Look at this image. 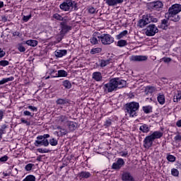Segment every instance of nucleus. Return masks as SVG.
I'll return each instance as SVG.
<instances>
[{"label":"nucleus","mask_w":181,"mask_h":181,"mask_svg":"<svg viewBox=\"0 0 181 181\" xmlns=\"http://www.w3.org/2000/svg\"><path fill=\"white\" fill-rule=\"evenodd\" d=\"M127 86V81L119 78H112L109 82L103 86L104 93H112L117 91V88H124Z\"/></svg>","instance_id":"f257e3e1"},{"label":"nucleus","mask_w":181,"mask_h":181,"mask_svg":"<svg viewBox=\"0 0 181 181\" xmlns=\"http://www.w3.org/2000/svg\"><path fill=\"white\" fill-rule=\"evenodd\" d=\"M180 12H181V4H173L168 8V12L165 13V18L166 15H168V19H170V21L179 22L180 21V16L177 14L180 13Z\"/></svg>","instance_id":"f03ea898"},{"label":"nucleus","mask_w":181,"mask_h":181,"mask_svg":"<svg viewBox=\"0 0 181 181\" xmlns=\"http://www.w3.org/2000/svg\"><path fill=\"white\" fill-rule=\"evenodd\" d=\"M59 8L62 11H64V12H71L78 9L77 3L73 0H65L59 5Z\"/></svg>","instance_id":"7ed1b4c3"},{"label":"nucleus","mask_w":181,"mask_h":181,"mask_svg":"<svg viewBox=\"0 0 181 181\" xmlns=\"http://www.w3.org/2000/svg\"><path fill=\"white\" fill-rule=\"evenodd\" d=\"M125 110L130 117H136V111L139 110V103L136 102L127 103Z\"/></svg>","instance_id":"20e7f679"},{"label":"nucleus","mask_w":181,"mask_h":181,"mask_svg":"<svg viewBox=\"0 0 181 181\" xmlns=\"http://www.w3.org/2000/svg\"><path fill=\"white\" fill-rule=\"evenodd\" d=\"M151 22L156 23V22H158V18L153 17L152 14H147L143 16L142 19L139 21V25L140 28H144V26H146V25L151 23Z\"/></svg>","instance_id":"39448f33"},{"label":"nucleus","mask_w":181,"mask_h":181,"mask_svg":"<svg viewBox=\"0 0 181 181\" xmlns=\"http://www.w3.org/2000/svg\"><path fill=\"white\" fill-rule=\"evenodd\" d=\"M47 138H50V134H44L37 136L34 145L35 146H49V140Z\"/></svg>","instance_id":"423d86ee"},{"label":"nucleus","mask_w":181,"mask_h":181,"mask_svg":"<svg viewBox=\"0 0 181 181\" xmlns=\"http://www.w3.org/2000/svg\"><path fill=\"white\" fill-rule=\"evenodd\" d=\"M158 32H159V30L154 24H150L146 29V36H155Z\"/></svg>","instance_id":"0eeeda50"},{"label":"nucleus","mask_w":181,"mask_h":181,"mask_svg":"<svg viewBox=\"0 0 181 181\" xmlns=\"http://www.w3.org/2000/svg\"><path fill=\"white\" fill-rule=\"evenodd\" d=\"M67 23H69V18H67L65 21H64L60 23V33L62 35H66V33L69 32V30H71V26L67 25Z\"/></svg>","instance_id":"6e6552de"},{"label":"nucleus","mask_w":181,"mask_h":181,"mask_svg":"<svg viewBox=\"0 0 181 181\" xmlns=\"http://www.w3.org/2000/svg\"><path fill=\"white\" fill-rule=\"evenodd\" d=\"M100 41L103 45H111V43H114V37L110 34H103L102 40H100Z\"/></svg>","instance_id":"1a4fd4ad"},{"label":"nucleus","mask_w":181,"mask_h":181,"mask_svg":"<svg viewBox=\"0 0 181 181\" xmlns=\"http://www.w3.org/2000/svg\"><path fill=\"white\" fill-rule=\"evenodd\" d=\"M149 6L154 11H162L163 9V3L160 1H153L150 3Z\"/></svg>","instance_id":"9d476101"},{"label":"nucleus","mask_w":181,"mask_h":181,"mask_svg":"<svg viewBox=\"0 0 181 181\" xmlns=\"http://www.w3.org/2000/svg\"><path fill=\"white\" fill-rule=\"evenodd\" d=\"M153 141H155L151 135H148L145 137L144 140V146L146 149H149V148H151L152 145H153Z\"/></svg>","instance_id":"9b49d317"},{"label":"nucleus","mask_w":181,"mask_h":181,"mask_svg":"<svg viewBox=\"0 0 181 181\" xmlns=\"http://www.w3.org/2000/svg\"><path fill=\"white\" fill-rule=\"evenodd\" d=\"M131 62H146L148 57L144 55H133L130 58Z\"/></svg>","instance_id":"f8f14e48"},{"label":"nucleus","mask_w":181,"mask_h":181,"mask_svg":"<svg viewBox=\"0 0 181 181\" xmlns=\"http://www.w3.org/2000/svg\"><path fill=\"white\" fill-rule=\"evenodd\" d=\"M125 165V162L122 158H118L117 160L112 164V169H121Z\"/></svg>","instance_id":"ddd939ff"},{"label":"nucleus","mask_w":181,"mask_h":181,"mask_svg":"<svg viewBox=\"0 0 181 181\" xmlns=\"http://www.w3.org/2000/svg\"><path fill=\"white\" fill-rule=\"evenodd\" d=\"M166 16H168L167 19H163L161 21V24L159 26L160 29H163L164 30H166V29L169 28V25H170V23H169V21H170V18H169V15H166Z\"/></svg>","instance_id":"4468645a"},{"label":"nucleus","mask_w":181,"mask_h":181,"mask_svg":"<svg viewBox=\"0 0 181 181\" xmlns=\"http://www.w3.org/2000/svg\"><path fill=\"white\" fill-rule=\"evenodd\" d=\"M67 125H68L69 130L71 132L76 131V129H77V127H78V124H77V122H75L73 121H67Z\"/></svg>","instance_id":"2eb2a0df"},{"label":"nucleus","mask_w":181,"mask_h":181,"mask_svg":"<svg viewBox=\"0 0 181 181\" xmlns=\"http://www.w3.org/2000/svg\"><path fill=\"white\" fill-rule=\"evenodd\" d=\"M109 6H115L118 4H122L124 0H104Z\"/></svg>","instance_id":"dca6fc26"},{"label":"nucleus","mask_w":181,"mask_h":181,"mask_svg":"<svg viewBox=\"0 0 181 181\" xmlns=\"http://www.w3.org/2000/svg\"><path fill=\"white\" fill-rule=\"evenodd\" d=\"M78 177L80 180L81 179H88V177H91V173L87 171H81L78 174Z\"/></svg>","instance_id":"f3484780"},{"label":"nucleus","mask_w":181,"mask_h":181,"mask_svg":"<svg viewBox=\"0 0 181 181\" xmlns=\"http://www.w3.org/2000/svg\"><path fill=\"white\" fill-rule=\"evenodd\" d=\"M150 136H151L152 139L155 141V139H159L162 138V136H163V133L161 132L156 131L150 134Z\"/></svg>","instance_id":"a211bd4d"},{"label":"nucleus","mask_w":181,"mask_h":181,"mask_svg":"<svg viewBox=\"0 0 181 181\" xmlns=\"http://www.w3.org/2000/svg\"><path fill=\"white\" fill-rule=\"evenodd\" d=\"M66 54H67V50L66 49H57L54 52L56 57H63V56H66Z\"/></svg>","instance_id":"6ab92c4d"},{"label":"nucleus","mask_w":181,"mask_h":181,"mask_svg":"<svg viewBox=\"0 0 181 181\" xmlns=\"http://www.w3.org/2000/svg\"><path fill=\"white\" fill-rule=\"evenodd\" d=\"M92 78L95 81H101V80H103V75L101 74V72H93Z\"/></svg>","instance_id":"aec40b11"},{"label":"nucleus","mask_w":181,"mask_h":181,"mask_svg":"<svg viewBox=\"0 0 181 181\" xmlns=\"http://www.w3.org/2000/svg\"><path fill=\"white\" fill-rule=\"evenodd\" d=\"M23 45H28V46H31L32 47H36L37 46V40H28L27 41L23 42Z\"/></svg>","instance_id":"412c9836"},{"label":"nucleus","mask_w":181,"mask_h":181,"mask_svg":"<svg viewBox=\"0 0 181 181\" xmlns=\"http://www.w3.org/2000/svg\"><path fill=\"white\" fill-rule=\"evenodd\" d=\"M122 180L124 181H134V177L129 173H124L122 175Z\"/></svg>","instance_id":"4be33fe9"},{"label":"nucleus","mask_w":181,"mask_h":181,"mask_svg":"<svg viewBox=\"0 0 181 181\" xmlns=\"http://www.w3.org/2000/svg\"><path fill=\"white\" fill-rule=\"evenodd\" d=\"M56 103L57 105H66V104H69V103H70V100L66 98H59L56 100Z\"/></svg>","instance_id":"5701e85b"},{"label":"nucleus","mask_w":181,"mask_h":181,"mask_svg":"<svg viewBox=\"0 0 181 181\" xmlns=\"http://www.w3.org/2000/svg\"><path fill=\"white\" fill-rule=\"evenodd\" d=\"M53 18L54 19H56L57 21H61L62 22H64L66 21V19H69V17L67 16L63 17L59 13L54 14Z\"/></svg>","instance_id":"b1692460"},{"label":"nucleus","mask_w":181,"mask_h":181,"mask_svg":"<svg viewBox=\"0 0 181 181\" xmlns=\"http://www.w3.org/2000/svg\"><path fill=\"white\" fill-rule=\"evenodd\" d=\"M139 129L141 131V132H144V134H148L151 129L148 127L147 124H144L139 127Z\"/></svg>","instance_id":"393cba45"},{"label":"nucleus","mask_w":181,"mask_h":181,"mask_svg":"<svg viewBox=\"0 0 181 181\" xmlns=\"http://www.w3.org/2000/svg\"><path fill=\"white\" fill-rule=\"evenodd\" d=\"M54 77H67V72L64 70H59L57 74H55Z\"/></svg>","instance_id":"a878e982"},{"label":"nucleus","mask_w":181,"mask_h":181,"mask_svg":"<svg viewBox=\"0 0 181 181\" xmlns=\"http://www.w3.org/2000/svg\"><path fill=\"white\" fill-rule=\"evenodd\" d=\"M13 80H15V78H13V76H11L9 78H4L0 81V86H2V84H5L6 83H8L9 81H13Z\"/></svg>","instance_id":"bb28decb"},{"label":"nucleus","mask_w":181,"mask_h":181,"mask_svg":"<svg viewBox=\"0 0 181 181\" xmlns=\"http://www.w3.org/2000/svg\"><path fill=\"white\" fill-rule=\"evenodd\" d=\"M48 74L51 76L52 78H54L57 76H55L57 74V71L56 69H50L48 70Z\"/></svg>","instance_id":"cd10ccee"},{"label":"nucleus","mask_w":181,"mask_h":181,"mask_svg":"<svg viewBox=\"0 0 181 181\" xmlns=\"http://www.w3.org/2000/svg\"><path fill=\"white\" fill-rule=\"evenodd\" d=\"M157 100L161 105H163L165 104V95H158Z\"/></svg>","instance_id":"c85d7f7f"},{"label":"nucleus","mask_w":181,"mask_h":181,"mask_svg":"<svg viewBox=\"0 0 181 181\" xmlns=\"http://www.w3.org/2000/svg\"><path fill=\"white\" fill-rule=\"evenodd\" d=\"M155 91V87L153 86H146L145 89L146 94H152Z\"/></svg>","instance_id":"c756f323"},{"label":"nucleus","mask_w":181,"mask_h":181,"mask_svg":"<svg viewBox=\"0 0 181 181\" xmlns=\"http://www.w3.org/2000/svg\"><path fill=\"white\" fill-rule=\"evenodd\" d=\"M128 35V30H124V31L121 32L119 35L116 36L117 39L119 40V39H122L124 36H127Z\"/></svg>","instance_id":"7c9ffc66"},{"label":"nucleus","mask_w":181,"mask_h":181,"mask_svg":"<svg viewBox=\"0 0 181 181\" xmlns=\"http://www.w3.org/2000/svg\"><path fill=\"white\" fill-rule=\"evenodd\" d=\"M143 111L145 112V114H149L152 112V106L151 105L144 106Z\"/></svg>","instance_id":"2f4dec72"},{"label":"nucleus","mask_w":181,"mask_h":181,"mask_svg":"<svg viewBox=\"0 0 181 181\" xmlns=\"http://www.w3.org/2000/svg\"><path fill=\"white\" fill-rule=\"evenodd\" d=\"M127 45H128V43L127 42V40H119L117 42V46H119V47H124L127 46Z\"/></svg>","instance_id":"473e14b6"},{"label":"nucleus","mask_w":181,"mask_h":181,"mask_svg":"<svg viewBox=\"0 0 181 181\" xmlns=\"http://www.w3.org/2000/svg\"><path fill=\"white\" fill-rule=\"evenodd\" d=\"M62 86H64L65 88H68V89L71 88V83H70L69 80L64 81L62 82Z\"/></svg>","instance_id":"72a5a7b5"},{"label":"nucleus","mask_w":181,"mask_h":181,"mask_svg":"<svg viewBox=\"0 0 181 181\" xmlns=\"http://www.w3.org/2000/svg\"><path fill=\"white\" fill-rule=\"evenodd\" d=\"M57 134V136H63V135H67L69 134V132L66 129H62V130H59V133L56 132Z\"/></svg>","instance_id":"f704fd0d"},{"label":"nucleus","mask_w":181,"mask_h":181,"mask_svg":"<svg viewBox=\"0 0 181 181\" xmlns=\"http://www.w3.org/2000/svg\"><path fill=\"white\" fill-rule=\"evenodd\" d=\"M17 49H18V50L20 51L21 53H23V52H26V48H25V47H23V42L19 43V44L18 45Z\"/></svg>","instance_id":"c9c22d12"},{"label":"nucleus","mask_w":181,"mask_h":181,"mask_svg":"<svg viewBox=\"0 0 181 181\" xmlns=\"http://www.w3.org/2000/svg\"><path fill=\"white\" fill-rule=\"evenodd\" d=\"M49 144L51 145V146H56L58 144L57 139L52 138L49 139Z\"/></svg>","instance_id":"e433bc0d"},{"label":"nucleus","mask_w":181,"mask_h":181,"mask_svg":"<svg viewBox=\"0 0 181 181\" xmlns=\"http://www.w3.org/2000/svg\"><path fill=\"white\" fill-rule=\"evenodd\" d=\"M93 36L95 37L96 39H99V42L103 39V34L100 33L99 32H95L93 34Z\"/></svg>","instance_id":"4c0bfd02"},{"label":"nucleus","mask_w":181,"mask_h":181,"mask_svg":"<svg viewBox=\"0 0 181 181\" xmlns=\"http://www.w3.org/2000/svg\"><path fill=\"white\" fill-rule=\"evenodd\" d=\"M101 52V48L97 47V48H93L90 50V54H97V53Z\"/></svg>","instance_id":"58836bf2"},{"label":"nucleus","mask_w":181,"mask_h":181,"mask_svg":"<svg viewBox=\"0 0 181 181\" xmlns=\"http://www.w3.org/2000/svg\"><path fill=\"white\" fill-rule=\"evenodd\" d=\"M181 100L180 92H179L177 95H174L173 101L174 103H179Z\"/></svg>","instance_id":"ea45409f"},{"label":"nucleus","mask_w":181,"mask_h":181,"mask_svg":"<svg viewBox=\"0 0 181 181\" xmlns=\"http://www.w3.org/2000/svg\"><path fill=\"white\" fill-rule=\"evenodd\" d=\"M107 64H110V59L100 61V67H105Z\"/></svg>","instance_id":"a19ab883"},{"label":"nucleus","mask_w":181,"mask_h":181,"mask_svg":"<svg viewBox=\"0 0 181 181\" xmlns=\"http://www.w3.org/2000/svg\"><path fill=\"white\" fill-rule=\"evenodd\" d=\"M35 166V164L33 163H28L25 166V170H27V172H29L32 170V168Z\"/></svg>","instance_id":"79ce46f5"},{"label":"nucleus","mask_w":181,"mask_h":181,"mask_svg":"<svg viewBox=\"0 0 181 181\" xmlns=\"http://www.w3.org/2000/svg\"><path fill=\"white\" fill-rule=\"evenodd\" d=\"M90 42L92 45H98V42L100 40H98V38H95L94 36L90 39Z\"/></svg>","instance_id":"37998d69"},{"label":"nucleus","mask_w":181,"mask_h":181,"mask_svg":"<svg viewBox=\"0 0 181 181\" xmlns=\"http://www.w3.org/2000/svg\"><path fill=\"white\" fill-rule=\"evenodd\" d=\"M171 174L173 176L177 177V176H179V170H177V169H176V168H173L171 170Z\"/></svg>","instance_id":"c03bdc74"},{"label":"nucleus","mask_w":181,"mask_h":181,"mask_svg":"<svg viewBox=\"0 0 181 181\" xmlns=\"http://www.w3.org/2000/svg\"><path fill=\"white\" fill-rule=\"evenodd\" d=\"M0 66L2 67H6V66H9V62L6 60L0 61Z\"/></svg>","instance_id":"a18cd8bd"},{"label":"nucleus","mask_w":181,"mask_h":181,"mask_svg":"<svg viewBox=\"0 0 181 181\" xmlns=\"http://www.w3.org/2000/svg\"><path fill=\"white\" fill-rule=\"evenodd\" d=\"M167 160L168 162H175V160H176V157L173 155H169L167 156Z\"/></svg>","instance_id":"49530a36"},{"label":"nucleus","mask_w":181,"mask_h":181,"mask_svg":"<svg viewBox=\"0 0 181 181\" xmlns=\"http://www.w3.org/2000/svg\"><path fill=\"white\" fill-rule=\"evenodd\" d=\"M59 122H65V121H67V117L61 115L59 117Z\"/></svg>","instance_id":"de8ad7c7"},{"label":"nucleus","mask_w":181,"mask_h":181,"mask_svg":"<svg viewBox=\"0 0 181 181\" xmlns=\"http://www.w3.org/2000/svg\"><path fill=\"white\" fill-rule=\"evenodd\" d=\"M23 115H25V117H33V115H35V114H32V112L28 111V110H25L23 112Z\"/></svg>","instance_id":"09e8293b"},{"label":"nucleus","mask_w":181,"mask_h":181,"mask_svg":"<svg viewBox=\"0 0 181 181\" xmlns=\"http://www.w3.org/2000/svg\"><path fill=\"white\" fill-rule=\"evenodd\" d=\"M37 151L40 152V153H49V152H50V150H47L46 148H38Z\"/></svg>","instance_id":"8fccbe9b"},{"label":"nucleus","mask_w":181,"mask_h":181,"mask_svg":"<svg viewBox=\"0 0 181 181\" xmlns=\"http://www.w3.org/2000/svg\"><path fill=\"white\" fill-rule=\"evenodd\" d=\"M120 155H121V156H122L124 158H129V156L128 151H122V152H120Z\"/></svg>","instance_id":"3c124183"},{"label":"nucleus","mask_w":181,"mask_h":181,"mask_svg":"<svg viewBox=\"0 0 181 181\" xmlns=\"http://www.w3.org/2000/svg\"><path fill=\"white\" fill-rule=\"evenodd\" d=\"M30 18H32V14H30L28 16H24L23 18V21H24V22H28L29 19H30Z\"/></svg>","instance_id":"603ef678"},{"label":"nucleus","mask_w":181,"mask_h":181,"mask_svg":"<svg viewBox=\"0 0 181 181\" xmlns=\"http://www.w3.org/2000/svg\"><path fill=\"white\" fill-rule=\"evenodd\" d=\"M162 60L164 63H170V62H172V59L169 57H163Z\"/></svg>","instance_id":"864d4df0"},{"label":"nucleus","mask_w":181,"mask_h":181,"mask_svg":"<svg viewBox=\"0 0 181 181\" xmlns=\"http://www.w3.org/2000/svg\"><path fill=\"white\" fill-rule=\"evenodd\" d=\"M21 121L23 124H25L28 127H29L30 125V122H28V120H25V119L23 118H21Z\"/></svg>","instance_id":"5fc2aeb1"},{"label":"nucleus","mask_w":181,"mask_h":181,"mask_svg":"<svg viewBox=\"0 0 181 181\" xmlns=\"http://www.w3.org/2000/svg\"><path fill=\"white\" fill-rule=\"evenodd\" d=\"M8 156H4L0 158V162H6V160H8Z\"/></svg>","instance_id":"6e6d98bb"},{"label":"nucleus","mask_w":181,"mask_h":181,"mask_svg":"<svg viewBox=\"0 0 181 181\" xmlns=\"http://www.w3.org/2000/svg\"><path fill=\"white\" fill-rule=\"evenodd\" d=\"M12 35L14 37L18 36V37H21V36H22V34H21V33L18 32V31H16V32L12 33Z\"/></svg>","instance_id":"4d7b16f0"},{"label":"nucleus","mask_w":181,"mask_h":181,"mask_svg":"<svg viewBox=\"0 0 181 181\" xmlns=\"http://www.w3.org/2000/svg\"><path fill=\"white\" fill-rule=\"evenodd\" d=\"M5 54H6V52L2 50V48H0V59H1V57H4Z\"/></svg>","instance_id":"13d9d810"},{"label":"nucleus","mask_w":181,"mask_h":181,"mask_svg":"<svg viewBox=\"0 0 181 181\" xmlns=\"http://www.w3.org/2000/svg\"><path fill=\"white\" fill-rule=\"evenodd\" d=\"M111 119L106 120L105 122V127H111Z\"/></svg>","instance_id":"bf43d9fd"},{"label":"nucleus","mask_w":181,"mask_h":181,"mask_svg":"<svg viewBox=\"0 0 181 181\" xmlns=\"http://www.w3.org/2000/svg\"><path fill=\"white\" fill-rule=\"evenodd\" d=\"M29 110H31V111H37V107L33 106V105H29L28 106Z\"/></svg>","instance_id":"052dcab7"},{"label":"nucleus","mask_w":181,"mask_h":181,"mask_svg":"<svg viewBox=\"0 0 181 181\" xmlns=\"http://www.w3.org/2000/svg\"><path fill=\"white\" fill-rule=\"evenodd\" d=\"M88 11H89V13H95V8H94L93 7H90Z\"/></svg>","instance_id":"680f3d73"},{"label":"nucleus","mask_w":181,"mask_h":181,"mask_svg":"<svg viewBox=\"0 0 181 181\" xmlns=\"http://www.w3.org/2000/svg\"><path fill=\"white\" fill-rule=\"evenodd\" d=\"M174 139L175 141H181V135L177 134V136H175Z\"/></svg>","instance_id":"e2e57ef3"},{"label":"nucleus","mask_w":181,"mask_h":181,"mask_svg":"<svg viewBox=\"0 0 181 181\" xmlns=\"http://www.w3.org/2000/svg\"><path fill=\"white\" fill-rule=\"evenodd\" d=\"M3 118H4V111L0 110V121H2Z\"/></svg>","instance_id":"0e129e2a"},{"label":"nucleus","mask_w":181,"mask_h":181,"mask_svg":"<svg viewBox=\"0 0 181 181\" xmlns=\"http://www.w3.org/2000/svg\"><path fill=\"white\" fill-rule=\"evenodd\" d=\"M176 125H177V127H178V128H181V119L178 120L176 122Z\"/></svg>","instance_id":"69168bd1"},{"label":"nucleus","mask_w":181,"mask_h":181,"mask_svg":"<svg viewBox=\"0 0 181 181\" xmlns=\"http://www.w3.org/2000/svg\"><path fill=\"white\" fill-rule=\"evenodd\" d=\"M5 132H4V130H1L0 132V141L2 139V135H4Z\"/></svg>","instance_id":"338daca9"},{"label":"nucleus","mask_w":181,"mask_h":181,"mask_svg":"<svg viewBox=\"0 0 181 181\" xmlns=\"http://www.w3.org/2000/svg\"><path fill=\"white\" fill-rule=\"evenodd\" d=\"M37 160L38 162H40V160H42V156H37Z\"/></svg>","instance_id":"774afa93"}]
</instances>
